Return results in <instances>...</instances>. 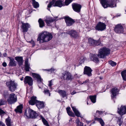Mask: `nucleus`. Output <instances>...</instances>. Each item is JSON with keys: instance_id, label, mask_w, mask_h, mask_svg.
Here are the masks:
<instances>
[{"instance_id": "nucleus-13", "label": "nucleus", "mask_w": 126, "mask_h": 126, "mask_svg": "<svg viewBox=\"0 0 126 126\" xmlns=\"http://www.w3.org/2000/svg\"><path fill=\"white\" fill-rule=\"evenodd\" d=\"M88 43L90 45H98L100 43V41L99 40L96 41L93 39L89 38L88 39Z\"/></svg>"}, {"instance_id": "nucleus-29", "label": "nucleus", "mask_w": 126, "mask_h": 126, "mask_svg": "<svg viewBox=\"0 0 126 126\" xmlns=\"http://www.w3.org/2000/svg\"><path fill=\"white\" fill-rule=\"evenodd\" d=\"M9 65L12 66H15L16 65V62L13 58H10Z\"/></svg>"}, {"instance_id": "nucleus-12", "label": "nucleus", "mask_w": 126, "mask_h": 126, "mask_svg": "<svg viewBox=\"0 0 126 126\" xmlns=\"http://www.w3.org/2000/svg\"><path fill=\"white\" fill-rule=\"evenodd\" d=\"M118 112L121 116L126 114V106H122L120 108H118Z\"/></svg>"}, {"instance_id": "nucleus-22", "label": "nucleus", "mask_w": 126, "mask_h": 126, "mask_svg": "<svg viewBox=\"0 0 126 126\" xmlns=\"http://www.w3.org/2000/svg\"><path fill=\"white\" fill-rule=\"evenodd\" d=\"M33 77L37 79V81L39 82H41L42 81V79L40 76L38 74L34 73H32Z\"/></svg>"}, {"instance_id": "nucleus-34", "label": "nucleus", "mask_w": 126, "mask_h": 126, "mask_svg": "<svg viewBox=\"0 0 126 126\" xmlns=\"http://www.w3.org/2000/svg\"><path fill=\"white\" fill-rule=\"evenodd\" d=\"M5 122L6 125L7 126H11V119L9 117L6 119Z\"/></svg>"}, {"instance_id": "nucleus-42", "label": "nucleus", "mask_w": 126, "mask_h": 126, "mask_svg": "<svg viewBox=\"0 0 126 126\" xmlns=\"http://www.w3.org/2000/svg\"><path fill=\"white\" fill-rule=\"evenodd\" d=\"M44 93L45 94L48 95L49 96H50V94L48 90L46 89H45L44 91Z\"/></svg>"}, {"instance_id": "nucleus-20", "label": "nucleus", "mask_w": 126, "mask_h": 126, "mask_svg": "<svg viewBox=\"0 0 126 126\" xmlns=\"http://www.w3.org/2000/svg\"><path fill=\"white\" fill-rule=\"evenodd\" d=\"M55 19L52 17H49L45 20L47 25L48 26H51L52 23L55 20Z\"/></svg>"}, {"instance_id": "nucleus-30", "label": "nucleus", "mask_w": 126, "mask_h": 126, "mask_svg": "<svg viewBox=\"0 0 126 126\" xmlns=\"http://www.w3.org/2000/svg\"><path fill=\"white\" fill-rule=\"evenodd\" d=\"M70 107H67L66 109V111L68 115L73 117H74L75 115L70 110Z\"/></svg>"}, {"instance_id": "nucleus-37", "label": "nucleus", "mask_w": 126, "mask_h": 126, "mask_svg": "<svg viewBox=\"0 0 126 126\" xmlns=\"http://www.w3.org/2000/svg\"><path fill=\"white\" fill-rule=\"evenodd\" d=\"M32 3L34 7L35 8H38L39 7V4L38 2H36L35 0H32Z\"/></svg>"}, {"instance_id": "nucleus-46", "label": "nucleus", "mask_w": 126, "mask_h": 126, "mask_svg": "<svg viewBox=\"0 0 126 126\" xmlns=\"http://www.w3.org/2000/svg\"><path fill=\"white\" fill-rule=\"evenodd\" d=\"M5 102L2 99H0V106L5 104Z\"/></svg>"}, {"instance_id": "nucleus-35", "label": "nucleus", "mask_w": 126, "mask_h": 126, "mask_svg": "<svg viewBox=\"0 0 126 126\" xmlns=\"http://www.w3.org/2000/svg\"><path fill=\"white\" fill-rule=\"evenodd\" d=\"M89 98L90 99L91 102L93 103H94L96 101V96L94 95L93 96H89Z\"/></svg>"}, {"instance_id": "nucleus-63", "label": "nucleus", "mask_w": 126, "mask_h": 126, "mask_svg": "<svg viewBox=\"0 0 126 126\" xmlns=\"http://www.w3.org/2000/svg\"><path fill=\"white\" fill-rule=\"evenodd\" d=\"M37 126L36 125H33V126Z\"/></svg>"}, {"instance_id": "nucleus-32", "label": "nucleus", "mask_w": 126, "mask_h": 126, "mask_svg": "<svg viewBox=\"0 0 126 126\" xmlns=\"http://www.w3.org/2000/svg\"><path fill=\"white\" fill-rule=\"evenodd\" d=\"M95 120L98 121L101 124V126H104V123L103 120L101 118L96 117L95 118Z\"/></svg>"}, {"instance_id": "nucleus-51", "label": "nucleus", "mask_w": 126, "mask_h": 126, "mask_svg": "<svg viewBox=\"0 0 126 126\" xmlns=\"http://www.w3.org/2000/svg\"><path fill=\"white\" fill-rule=\"evenodd\" d=\"M0 126H5V125L0 121Z\"/></svg>"}, {"instance_id": "nucleus-4", "label": "nucleus", "mask_w": 126, "mask_h": 126, "mask_svg": "<svg viewBox=\"0 0 126 126\" xmlns=\"http://www.w3.org/2000/svg\"><path fill=\"white\" fill-rule=\"evenodd\" d=\"M57 0H53L52 1L50 2L47 5V9L50 10L49 8L52 6H57L61 7L62 6H64V4L63 3V2L60 0L56 1Z\"/></svg>"}, {"instance_id": "nucleus-25", "label": "nucleus", "mask_w": 126, "mask_h": 126, "mask_svg": "<svg viewBox=\"0 0 126 126\" xmlns=\"http://www.w3.org/2000/svg\"><path fill=\"white\" fill-rule=\"evenodd\" d=\"M15 59L18 63V65L20 66L23 63V57H16L15 58Z\"/></svg>"}, {"instance_id": "nucleus-36", "label": "nucleus", "mask_w": 126, "mask_h": 126, "mask_svg": "<svg viewBox=\"0 0 126 126\" xmlns=\"http://www.w3.org/2000/svg\"><path fill=\"white\" fill-rule=\"evenodd\" d=\"M121 75L123 79L126 81V70L121 72Z\"/></svg>"}, {"instance_id": "nucleus-56", "label": "nucleus", "mask_w": 126, "mask_h": 126, "mask_svg": "<svg viewBox=\"0 0 126 126\" xmlns=\"http://www.w3.org/2000/svg\"><path fill=\"white\" fill-rule=\"evenodd\" d=\"M76 93V92H75V91H74L71 93V94H72V95H74Z\"/></svg>"}, {"instance_id": "nucleus-6", "label": "nucleus", "mask_w": 126, "mask_h": 126, "mask_svg": "<svg viewBox=\"0 0 126 126\" xmlns=\"http://www.w3.org/2000/svg\"><path fill=\"white\" fill-rule=\"evenodd\" d=\"M117 1V0H111L108 2L107 0H106V1L102 5L104 8H106L108 7L113 8L116 7V2Z\"/></svg>"}, {"instance_id": "nucleus-52", "label": "nucleus", "mask_w": 126, "mask_h": 126, "mask_svg": "<svg viewBox=\"0 0 126 126\" xmlns=\"http://www.w3.org/2000/svg\"><path fill=\"white\" fill-rule=\"evenodd\" d=\"M96 113H98L99 114H100L102 113V111L97 110L96 111Z\"/></svg>"}, {"instance_id": "nucleus-19", "label": "nucleus", "mask_w": 126, "mask_h": 126, "mask_svg": "<svg viewBox=\"0 0 126 126\" xmlns=\"http://www.w3.org/2000/svg\"><path fill=\"white\" fill-rule=\"evenodd\" d=\"M119 90L116 88H112L111 90V97L112 98H114L118 94Z\"/></svg>"}, {"instance_id": "nucleus-26", "label": "nucleus", "mask_w": 126, "mask_h": 126, "mask_svg": "<svg viewBox=\"0 0 126 126\" xmlns=\"http://www.w3.org/2000/svg\"><path fill=\"white\" fill-rule=\"evenodd\" d=\"M28 59H26L25 62V70L27 71H29V69H30V65L28 64Z\"/></svg>"}, {"instance_id": "nucleus-27", "label": "nucleus", "mask_w": 126, "mask_h": 126, "mask_svg": "<svg viewBox=\"0 0 126 126\" xmlns=\"http://www.w3.org/2000/svg\"><path fill=\"white\" fill-rule=\"evenodd\" d=\"M71 108H72L73 111L74 112L75 115L78 117H80V114L78 110L74 107L71 106Z\"/></svg>"}, {"instance_id": "nucleus-18", "label": "nucleus", "mask_w": 126, "mask_h": 126, "mask_svg": "<svg viewBox=\"0 0 126 126\" xmlns=\"http://www.w3.org/2000/svg\"><path fill=\"white\" fill-rule=\"evenodd\" d=\"M92 69L89 67L85 66L84 68V74L87 75L89 76H92Z\"/></svg>"}, {"instance_id": "nucleus-57", "label": "nucleus", "mask_w": 126, "mask_h": 126, "mask_svg": "<svg viewBox=\"0 0 126 126\" xmlns=\"http://www.w3.org/2000/svg\"><path fill=\"white\" fill-rule=\"evenodd\" d=\"M74 76L76 77V78H79V76H77V74H75V75H74Z\"/></svg>"}, {"instance_id": "nucleus-3", "label": "nucleus", "mask_w": 126, "mask_h": 126, "mask_svg": "<svg viewBox=\"0 0 126 126\" xmlns=\"http://www.w3.org/2000/svg\"><path fill=\"white\" fill-rule=\"evenodd\" d=\"M110 50L108 48L103 47L100 49L98 56L100 58H104L105 57L110 54Z\"/></svg>"}, {"instance_id": "nucleus-50", "label": "nucleus", "mask_w": 126, "mask_h": 126, "mask_svg": "<svg viewBox=\"0 0 126 126\" xmlns=\"http://www.w3.org/2000/svg\"><path fill=\"white\" fill-rule=\"evenodd\" d=\"M106 1V0H101L100 2L101 4L102 5Z\"/></svg>"}, {"instance_id": "nucleus-23", "label": "nucleus", "mask_w": 126, "mask_h": 126, "mask_svg": "<svg viewBox=\"0 0 126 126\" xmlns=\"http://www.w3.org/2000/svg\"><path fill=\"white\" fill-rule=\"evenodd\" d=\"M90 58L92 61L94 62H97L99 61L96 55L91 54L90 55Z\"/></svg>"}, {"instance_id": "nucleus-54", "label": "nucleus", "mask_w": 126, "mask_h": 126, "mask_svg": "<svg viewBox=\"0 0 126 126\" xmlns=\"http://www.w3.org/2000/svg\"><path fill=\"white\" fill-rule=\"evenodd\" d=\"M2 65L4 67H6L7 66L6 63L5 62H4L2 63Z\"/></svg>"}, {"instance_id": "nucleus-8", "label": "nucleus", "mask_w": 126, "mask_h": 126, "mask_svg": "<svg viewBox=\"0 0 126 126\" xmlns=\"http://www.w3.org/2000/svg\"><path fill=\"white\" fill-rule=\"evenodd\" d=\"M62 78H63L64 80L67 81H71L74 79V77L71 74L67 72H65L62 73Z\"/></svg>"}, {"instance_id": "nucleus-1", "label": "nucleus", "mask_w": 126, "mask_h": 126, "mask_svg": "<svg viewBox=\"0 0 126 126\" xmlns=\"http://www.w3.org/2000/svg\"><path fill=\"white\" fill-rule=\"evenodd\" d=\"M53 37L52 34L47 32H42L40 33L37 39L40 43L47 42L51 40Z\"/></svg>"}, {"instance_id": "nucleus-16", "label": "nucleus", "mask_w": 126, "mask_h": 126, "mask_svg": "<svg viewBox=\"0 0 126 126\" xmlns=\"http://www.w3.org/2000/svg\"><path fill=\"white\" fill-rule=\"evenodd\" d=\"M72 6L74 11L78 13L80 12L81 8L80 5L78 4L75 3L72 4Z\"/></svg>"}, {"instance_id": "nucleus-7", "label": "nucleus", "mask_w": 126, "mask_h": 126, "mask_svg": "<svg viewBox=\"0 0 126 126\" xmlns=\"http://www.w3.org/2000/svg\"><path fill=\"white\" fill-rule=\"evenodd\" d=\"M26 115L28 118H35L38 116V114L30 108L28 110V112H25Z\"/></svg>"}, {"instance_id": "nucleus-55", "label": "nucleus", "mask_w": 126, "mask_h": 126, "mask_svg": "<svg viewBox=\"0 0 126 126\" xmlns=\"http://www.w3.org/2000/svg\"><path fill=\"white\" fill-rule=\"evenodd\" d=\"M121 117L120 118H119L118 120V121H117L118 123L119 122H122L121 121Z\"/></svg>"}, {"instance_id": "nucleus-44", "label": "nucleus", "mask_w": 126, "mask_h": 126, "mask_svg": "<svg viewBox=\"0 0 126 126\" xmlns=\"http://www.w3.org/2000/svg\"><path fill=\"white\" fill-rule=\"evenodd\" d=\"M52 80H51L48 81L49 84H48V86L49 87L50 89H52V87L51 86L53 85L52 83Z\"/></svg>"}, {"instance_id": "nucleus-48", "label": "nucleus", "mask_w": 126, "mask_h": 126, "mask_svg": "<svg viewBox=\"0 0 126 126\" xmlns=\"http://www.w3.org/2000/svg\"><path fill=\"white\" fill-rule=\"evenodd\" d=\"M84 58L83 57H81L80 58V62L82 63H83L84 61Z\"/></svg>"}, {"instance_id": "nucleus-9", "label": "nucleus", "mask_w": 126, "mask_h": 126, "mask_svg": "<svg viewBox=\"0 0 126 126\" xmlns=\"http://www.w3.org/2000/svg\"><path fill=\"white\" fill-rule=\"evenodd\" d=\"M17 100L16 95L14 93H12L9 95L7 101L10 104H12L16 102Z\"/></svg>"}, {"instance_id": "nucleus-24", "label": "nucleus", "mask_w": 126, "mask_h": 126, "mask_svg": "<svg viewBox=\"0 0 126 126\" xmlns=\"http://www.w3.org/2000/svg\"><path fill=\"white\" fill-rule=\"evenodd\" d=\"M90 58L92 61L94 62H97L99 61L96 55L91 54L90 55Z\"/></svg>"}, {"instance_id": "nucleus-59", "label": "nucleus", "mask_w": 126, "mask_h": 126, "mask_svg": "<svg viewBox=\"0 0 126 126\" xmlns=\"http://www.w3.org/2000/svg\"><path fill=\"white\" fill-rule=\"evenodd\" d=\"M119 123H118V125L120 126H121L122 124V122H120Z\"/></svg>"}, {"instance_id": "nucleus-61", "label": "nucleus", "mask_w": 126, "mask_h": 126, "mask_svg": "<svg viewBox=\"0 0 126 126\" xmlns=\"http://www.w3.org/2000/svg\"><path fill=\"white\" fill-rule=\"evenodd\" d=\"M100 79H102V78H101V77H100Z\"/></svg>"}, {"instance_id": "nucleus-47", "label": "nucleus", "mask_w": 126, "mask_h": 126, "mask_svg": "<svg viewBox=\"0 0 126 126\" xmlns=\"http://www.w3.org/2000/svg\"><path fill=\"white\" fill-rule=\"evenodd\" d=\"M5 112L1 109L0 108V115H1L5 113Z\"/></svg>"}, {"instance_id": "nucleus-38", "label": "nucleus", "mask_w": 126, "mask_h": 126, "mask_svg": "<svg viewBox=\"0 0 126 126\" xmlns=\"http://www.w3.org/2000/svg\"><path fill=\"white\" fill-rule=\"evenodd\" d=\"M75 121L77 126H83V124L80 121L79 119L77 118Z\"/></svg>"}, {"instance_id": "nucleus-14", "label": "nucleus", "mask_w": 126, "mask_h": 126, "mask_svg": "<svg viewBox=\"0 0 126 126\" xmlns=\"http://www.w3.org/2000/svg\"><path fill=\"white\" fill-rule=\"evenodd\" d=\"M67 33L74 38H76L79 36L78 33L75 31L73 30L67 31Z\"/></svg>"}, {"instance_id": "nucleus-53", "label": "nucleus", "mask_w": 126, "mask_h": 126, "mask_svg": "<svg viewBox=\"0 0 126 126\" xmlns=\"http://www.w3.org/2000/svg\"><path fill=\"white\" fill-rule=\"evenodd\" d=\"M89 81V80L88 79H87L85 81H84L83 83V84H85L86 83L88 82Z\"/></svg>"}, {"instance_id": "nucleus-58", "label": "nucleus", "mask_w": 126, "mask_h": 126, "mask_svg": "<svg viewBox=\"0 0 126 126\" xmlns=\"http://www.w3.org/2000/svg\"><path fill=\"white\" fill-rule=\"evenodd\" d=\"M3 7L1 5H0V10H1L2 9Z\"/></svg>"}, {"instance_id": "nucleus-41", "label": "nucleus", "mask_w": 126, "mask_h": 126, "mask_svg": "<svg viewBox=\"0 0 126 126\" xmlns=\"http://www.w3.org/2000/svg\"><path fill=\"white\" fill-rule=\"evenodd\" d=\"M109 63L112 66H114L116 65V63L111 61H110L109 62Z\"/></svg>"}, {"instance_id": "nucleus-43", "label": "nucleus", "mask_w": 126, "mask_h": 126, "mask_svg": "<svg viewBox=\"0 0 126 126\" xmlns=\"http://www.w3.org/2000/svg\"><path fill=\"white\" fill-rule=\"evenodd\" d=\"M72 0H66L65 1V4L66 5H68L72 1Z\"/></svg>"}, {"instance_id": "nucleus-28", "label": "nucleus", "mask_w": 126, "mask_h": 126, "mask_svg": "<svg viewBox=\"0 0 126 126\" xmlns=\"http://www.w3.org/2000/svg\"><path fill=\"white\" fill-rule=\"evenodd\" d=\"M58 92L61 96H62L63 97H66V98L67 99V94H66V92L65 91L60 90H59Z\"/></svg>"}, {"instance_id": "nucleus-33", "label": "nucleus", "mask_w": 126, "mask_h": 126, "mask_svg": "<svg viewBox=\"0 0 126 126\" xmlns=\"http://www.w3.org/2000/svg\"><path fill=\"white\" fill-rule=\"evenodd\" d=\"M38 22L39 24V26L40 28H42L44 26V22L41 18H40Z\"/></svg>"}, {"instance_id": "nucleus-17", "label": "nucleus", "mask_w": 126, "mask_h": 126, "mask_svg": "<svg viewBox=\"0 0 126 126\" xmlns=\"http://www.w3.org/2000/svg\"><path fill=\"white\" fill-rule=\"evenodd\" d=\"M65 21L67 26H70L73 24L75 21L71 18L66 17H65Z\"/></svg>"}, {"instance_id": "nucleus-62", "label": "nucleus", "mask_w": 126, "mask_h": 126, "mask_svg": "<svg viewBox=\"0 0 126 126\" xmlns=\"http://www.w3.org/2000/svg\"><path fill=\"white\" fill-rule=\"evenodd\" d=\"M87 105H89V103L87 102Z\"/></svg>"}, {"instance_id": "nucleus-21", "label": "nucleus", "mask_w": 126, "mask_h": 126, "mask_svg": "<svg viewBox=\"0 0 126 126\" xmlns=\"http://www.w3.org/2000/svg\"><path fill=\"white\" fill-rule=\"evenodd\" d=\"M22 28L23 29V32H27L28 29L30 28V26L28 23H22Z\"/></svg>"}, {"instance_id": "nucleus-11", "label": "nucleus", "mask_w": 126, "mask_h": 126, "mask_svg": "<svg viewBox=\"0 0 126 126\" xmlns=\"http://www.w3.org/2000/svg\"><path fill=\"white\" fill-rule=\"evenodd\" d=\"M114 30L116 32L118 33H123L124 32V28L121 24L116 25Z\"/></svg>"}, {"instance_id": "nucleus-60", "label": "nucleus", "mask_w": 126, "mask_h": 126, "mask_svg": "<svg viewBox=\"0 0 126 126\" xmlns=\"http://www.w3.org/2000/svg\"><path fill=\"white\" fill-rule=\"evenodd\" d=\"M23 77H22V78H21L20 79L22 81L23 80Z\"/></svg>"}, {"instance_id": "nucleus-10", "label": "nucleus", "mask_w": 126, "mask_h": 126, "mask_svg": "<svg viewBox=\"0 0 126 126\" xmlns=\"http://www.w3.org/2000/svg\"><path fill=\"white\" fill-rule=\"evenodd\" d=\"M106 25L104 23L99 22L95 27V29L98 31H103L106 29Z\"/></svg>"}, {"instance_id": "nucleus-49", "label": "nucleus", "mask_w": 126, "mask_h": 126, "mask_svg": "<svg viewBox=\"0 0 126 126\" xmlns=\"http://www.w3.org/2000/svg\"><path fill=\"white\" fill-rule=\"evenodd\" d=\"M55 69L53 68H52L48 69L47 70L48 71H50L51 72H54L55 70Z\"/></svg>"}, {"instance_id": "nucleus-45", "label": "nucleus", "mask_w": 126, "mask_h": 126, "mask_svg": "<svg viewBox=\"0 0 126 126\" xmlns=\"http://www.w3.org/2000/svg\"><path fill=\"white\" fill-rule=\"evenodd\" d=\"M28 42L32 44L33 47H34L35 46L34 42L32 40L30 41H28Z\"/></svg>"}, {"instance_id": "nucleus-15", "label": "nucleus", "mask_w": 126, "mask_h": 126, "mask_svg": "<svg viewBox=\"0 0 126 126\" xmlns=\"http://www.w3.org/2000/svg\"><path fill=\"white\" fill-rule=\"evenodd\" d=\"M24 83L25 84L28 83L29 85H32L33 83V80L32 78L29 76H26L24 78Z\"/></svg>"}, {"instance_id": "nucleus-2", "label": "nucleus", "mask_w": 126, "mask_h": 126, "mask_svg": "<svg viewBox=\"0 0 126 126\" xmlns=\"http://www.w3.org/2000/svg\"><path fill=\"white\" fill-rule=\"evenodd\" d=\"M36 97L35 96L32 97L31 100L29 101V104L32 105H34L36 104V106L38 109L42 108L44 107V104L43 102L38 101L36 99Z\"/></svg>"}, {"instance_id": "nucleus-40", "label": "nucleus", "mask_w": 126, "mask_h": 126, "mask_svg": "<svg viewBox=\"0 0 126 126\" xmlns=\"http://www.w3.org/2000/svg\"><path fill=\"white\" fill-rule=\"evenodd\" d=\"M9 94L8 93V91H4L3 92V97L5 98H7L8 95Z\"/></svg>"}, {"instance_id": "nucleus-5", "label": "nucleus", "mask_w": 126, "mask_h": 126, "mask_svg": "<svg viewBox=\"0 0 126 126\" xmlns=\"http://www.w3.org/2000/svg\"><path fill=\"white\" fill-rule=\"evenodd\" d=\"M6 84L9 90L12 92H14L17 88L18 84L14 81L11 80L7 82Z\"/></svg>"}, {"instance_id": "nucleus-39", "label": "nucleus", "mask_w": 126, "mask_h": 126, "mask_svg": "<svg viewBox=\"0 0 126 126\" xmlns=\"http://www.w3.org/2000/svg\"><path fill=\"white\" fill-rule=\"evenodd\" d=\"M41 119L42 120V121L44 125H46V126H49V125L48 122L47 121H46L45 119L43 117H41Z\"/></svg>"}, {"instance_id": "nucleus-31", "label": "nucleus", "mask_w": 126, "mask_h": 126, "mask_svg": "<svg viewBox=\"0 0 126 126\" xmlns=\"http://www.w3.org/2000/svg\"><path fill=\"white\" fill-rule=\"evenodd\" d=\"M22 105H20L18 106L16 109H15V110L16 112H19L21 113L22 112Z\"/></svg>"}]
</instances>
